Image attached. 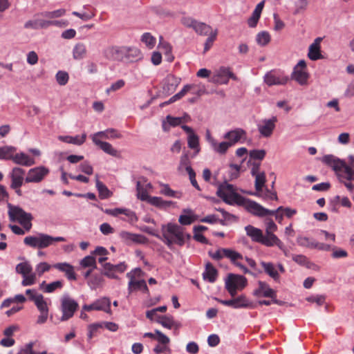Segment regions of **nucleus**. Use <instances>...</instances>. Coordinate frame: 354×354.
I'll use <instances>...</instances> for the list:
<instances>
[{"instance_id": "1", "label": "nucleus", "mask_w": 354, "mask_h": 354, "mask_svg": "<svg viewBox=\"0 0 354 354\" xmlns=\"http://www.w3.org/2000/svg\"><path fill=\"white\" fill-rule=\"evenodd\" d=\"M153 236L162 241L169 249L174 244L183 246L186 239H189V234L184 232L183 227L176 223H168L161 226V234H153Z\"/></svg>"}, {"instance_id": "2", "label": "nucleus", "mask_w": 354, "mask_h": 354, "mask_svg": "<svg viewBox=\"0 0 354 354\" xmlns=\"http://www.w3.org/2000/svg\"><path fill=\"white\" fill-rule=\"evenodd\" d=\"M322 162L330 167L335 172L341 183L350 192L354 190V171L346 164L333 155H326L322 158Z\"/></svg>"}, {"instance_id": "3", "label": "nucleus", "mask_w": 354, "mask_h": 354, "mask_svg": "<svg viewBox=\"0 0 354 354\" xmlns=\"http://www.w3.org/2000/svg\"><path fill=\"white\" fill-rule=\"evenodd\" d=\"M26 294L28 296V299L34 302L39 311L40 314L37 317V323L39 324L45 323L48 317L49 308L44 296L35 289L26 290Z\"/></svg>"}, {"instance_id": "4", "label": "nucleus", "mask_w": 354, "mask_h": 354, "mask_svg": "<svg viewBox=\"0 0 354 354\" xmlns=\"http://www.w3.org/2000/svg\"><path fill=\"white\" fill-rule=\"evenodd\" d=\"M8 216L12 222H18L21 224L26 231H29L32 227L31 221L32 216L30 213L26 212L19 206L8 204Z\"/></svg>"}, {"instance_id": "5", "label": "nucleus", "mask_w": 354, "mask_h": 354, "mask_svg": "<svg viewBox=\"0 0 354 354\" xmlns=\"http://www.w3.org/2000/svg\"><path fill=\"white\" fill-rule=\"evenodd\" d=\"M216 194L224 202L230 205H240L244 202V197L236 192V189L232 185L226 182L218 186Z\"/></svg>"}, {"instance_id": "6", "label": "nucleus", "mask_w": 354, "mask_h": 354, "mask_svg": "<svg viewBox=\"0 0 354 354\" xmlns=\"http://www.w3.org/2000/svg\"><path fill=\"white\" fill-rule=\"evenodd\" d=\"M66 239L62 236L53 237L46 234H39L38 236H29L25 237L24 242L32 248H44L52 245L54 241L63 242Z\"/></svg>"}, {"instance_id": "7", "label": "nucleus", "mask_w": 354, "mask_h": 354, "mask_svg": "<svg viewBox=\"0 0 354 354\" xmlns=\"http://www.w3.org/2000/svg\"><path fill=\"white\" fill-rule=\"evenodd\" d=\"M225 283L226 290L234 297L237 290H243L246 286L247 279L242 275L229 274Z\"/></svg>"}, {"instance_id": "8", "label": "nucleus", "mask_w": 354, "mask_h": 354, "mask_svg": "<svg viewBox=\"0 0 354 354\" xmlns=\"http://www.w3.org/2000/svg\"><path fill=\"white\" fill-rule=\"evenodd\" d=\"M32 268L28 262H22L16 266V272L23 277L21 284L23 286H31L36 282V273L32 272Z\"/></svg>"}, {"instance_id": "9", "label": "nucleus", "mask_w": 354, "mask_h": 354, "mask_svg": "<svg viewBox=\"0 0 354 354\" xmlns=\"http://www.w3.org/2000/svg\"><path fill=\"white\" fill-rule=\"evenodd\" d=\"M78 308V304L68 295H64L62 298L61 308L62 316L61 321H66L71 318Z\"/></svg>"}, {"instance_id": "10", "label": "nucleus", "mask_w": 354, "mask_h": 354, "mask_svg": "<svg viewBox=\"0 0 354 354\" xmlns=\"http://www.w3.org/2000/svg\"><path fill=\"white\" fill-rule=\"evenodd\" d=\"M291 78L301 86L308 84L309 74L307 72L306 64L304 60H299L297 64L294 67Z\"/></svg>"}, {"instance_id": "11", "label": "nucleus", "mask_w": 354, "mask_h": 354, "mask_svg": "<svg viewBox=\"0 0 354 354\" xmlns=\"http://www.w3.org/2000/svg\"><path fill=\"white\" fill-rule=\"evenodd\" d=\"M255 177V189L257 191V196L268 198L270 200H277V193L275 192H270L267 188L265 192L263 190V187L266 183V174L261 172V174L254 176Z\"/></svg>"}, {"instance_id": "12", "label": "nucleus", "mask_w": 354, "mask_h": 354, "mask_svg": "<svg viewBox=\"0 0 354 354\" xmlns=\"http://www.w3.org/2000/svg\"><path fill=\"white\" fill-rule=\"evenodd\" d=\"M277 122V118L276 116L259 121L257 126L260 136L266 138L271 137L276 127Z\"/></svg>"}, {"instance_id": "13", "label": "nucleus", "mask_w": 354, "mask_h": 354, "mask_svg": "<svg viewBox=\"0 0 354 354\" xmlns=\"http://www.w3.org/2000/svg\"><path fill=\"white\" fill-rule=\"evenodd\" d=\"M230 78L236 80V77L230 71V68L223 66L214 73L210 82L216 84H227Z\"/></svg>"}, {"instance_id": "14", "label": "nucleus", "mask_w": 354, "mask_h": 354, "mask_svg": "<svg viewBox=\"0 0 354 354\" xmlns=\"http://www.w3.org/2000/svg\"><path fill=\"white\" fill-rule=\"evenodd\" d=\"M241 205H244L245 209L249 212L259 217L268 216V214L274 213V212H270V209L263 207L262 205L257 203V202L250 199H246L245 198L244 202Z\"/></svg>"}, {"instance_id": "15", "label": "nucleus", "mask_w": 354, "mask_h": 354, "mask_svg": "<svg viewBox=\"0 0 354 354\" xmlns=\"http://www.w3.org/2000/svg\"><path fill=\"white\" fill-rule=\"evenodd\" d=\"M288 81V77L287 76L274 71L268 72L264 76V82L269 86L285 85Z\"/></svg>"}, {"instance_id": "16", "label": "nucleus", "mask_w": 354, "mask_h": 354, "mask_svg": "<svg viewBox=\"0 0 354 354\" xmlns=\"http://www.w3.org/2000/svg\"><path fill=\"white\" fill-rule=\"evenodd\" d=\"M118 235L122 241L127 245H131L133 243L142 244L147 242L146 237L142 234H134L122 230L119 232Z\"/></svg>"}, {"instance_id": "17", "label": "nucleus", "mask_w": 354, "mask_h": 354, "mask_svg": "<svg viewBox=\"0 0 354 354\" xmlns=\"http://www.w3.org/2000/svg\"><path fill=\"white\" fill-rule=\"evenodd\" d=\"M48 173V169L44 167H37L30 169L25 178L26 183H39Z\"/></svg>"}, {"instance_id": "18", "label": "nucleus", "mask_w": 354, "mask_h": 354, "mask_svg": "<svg viewBox=\"0 0 354 354\" xmlns=\"http://www.w3.org/2000/svg\"><path fill=\"white\" fill-rule=\"evenodd\" d=\"M83 310L90 311L93 310H102L107 313H111V302L106 297L102 298L93 302L90 305H84Z\"/></svg>"}, {"instance_id": "19", "label": "nucleus", "mask_w": 354, "mask_h": 354, "mask_svg": "<svg viewBox=\"0 0 354 354\" xmlns=\"http://www.w3.org/2000/svg\"><path fill=\"white\" fill-rule=\"evenodd\" d=\"M218 301L225 306H230L234 308H247L250 305L249 300L243 295L231 299H218Z\"/></svg>"}, {"instance_id": "20", "label": "nucleus", "mask_w": 354, "mask_h": 354, "mask_svg": "<svg viewBox=\"0 0 354 354\" xmlns=\"http://www.w3.org/2000/svg\"><path fill=\"white\" fill-rule=\"evenodd\" d=\"M125 52L124 46H110L104 50V55L109 59L120 61L124 58Z\"/></svg>"}, {"instance_id": "21", "label": "nucleus", "mask_w": 354, "mask_h": 354, "mask_svg": "<svg viewBox=\"0 0 354 354\" xmlns=\"http://www.w3.org/2000/svg\"><path fill=\"white\" fill-rule=\"evenodd\" d=\"M26 171L21 167H14L10 173L11 179L10 188H17L21 187L25 180L24 176Z\"/></svg>"}, {"instance_id": "22", "label": "nucleus", "mask_w": 354, "mask_h": 354, "mask_svg": "<svg viewBox=\"0 0 354 354\" xmlns=\"http://www.w3.org/2000/svg\"><path fill=\"white\" fill-rule=\"evenodd\" d=\"M223 138L227 140L231 146H233L240 142L241 139L244 140L246 139V131L241 128H236L227 131L224 134Z\"/></svg>"}, {"instance_id": "23", "label": "nucleus", "mask_w": 354, "mask_h": 354, "mask_svg": "<svg viewBox=\"0 0 354 354\" xmlns=\"http://www.w3.org/2000/svg\"><path fill=\"white\" fill-rule=\"evenodd\" d=\"M258 288L254 290L253 294L254 296L265 297H277L275 290L272 289L267 283L259 281L258 282Z\"/></svg>"}, {"instance_id": "24", "label": "nucleus", "mask_w": 354, "mask_h": 354, "mask_svg": "<svg viewBox=\"0 0 354 354\" xmlns=\"http://www.w3.org/2000/svg\"><path fill=\"white\" fill-rule=\"evenodd\" d=\"M104 213L113 216H118L120 214H124L128 218L129 221L133 222L138 220V218L134 212L127 208H114L106 209Z\"/></svg>"}, {"instance_id": "25", "label": "nucleus", "mask_w": 354, "mask_h": 354, "mask_svg": "<svg viewBox=\"0 0 354 354\" xmlns=\"http://www.w3.org/2000/svg\"><path fill=\"white\" fill-rule=\"evenodd\" d=\"M260 243L267 247L277 245L280 250H285L283 243L274 233H266L265 236L263 234Z\"/></svg>"}, {"instance_id": "26", "label": "nucleus", "mask_w": 354, "mask_h": 354, "mask_svg": "<svg viewBox=\"0 0 354 354\" xmlns=\"http://www.w3.org/2000/svg\"><path fill=\"white\" fill-rule=\"evenodd\" d=\"M122 134L120 133L115 129H107L105 131H98L91 136L92 141L94 142V140H100V138L104 139H117L121 138Z\"/></svg>"}, {"instance_id": "27", "label": "nucleus", "mask_w": 354, "mask_h": 354, "mask_svg": "<svg viewBox=\"0 0 354 354\" xmlns=\"http://www.w3.org/2000/svg\"><path fill=\"white\" fill-rule=\"evenodd\" d=\"M180 79L173 75H168L164 80L163 90L167 94L174 93L179 85Z\"/></svg>"}, {"instance_id": "28", "label": "nucleus", "mask_w": 354, "mask_h": 354, "mask_svg": "<svg viewBox=\"0 0 354 354\" xmlns=\"http://www.w3.org/2000/svg\"><path fill=\"white\" fill-rule=\"evenodd\" d=\"M127 277L130 279L128 287L129 293H131L133 290H141L144 292H148V287L145 280L142 279L139 281H135L134 276L131 272H128L127 274Z\"/></svg>"}, {"instance_id": "29", "label": "nucleus", "mask_w": 354, "mask_h": 354, "mask_svg": "<svg viewBox=\"0 0 354 354\" xmlns=\"http://www.w3.org/2000/svg\"><path fill=\"white\" fill-rule=\"evenodd\" d=\"M11 160L15 164L26 167H30L35 164L34 159L23 152L16 154L12 153Z\"/></svg>"}, {"instance_id": "30", "label": "nucleus", "mask_w": 354, "mask_h": 354, "mask_svg": "<svg viewBox=\"0 0 354 354\" xmlns=\"http://www.w3.org/2000/svg\"><path fill=\"white\" fill-rule=\"evenodd\" d=\"M209 256L215 260H220L223 257H226L229 259H234L236 257H239L238 254L234 253V250L228 248L218 249L215 252H209Z\"/></svg>"}, {"instance_id": "31", "label": "nucleus", "mask_w": 354, "mask_h": 354, "mask_svg": "<svg viewBox=\"0 0 354 354\" xmlns=\"http://www.w3.org/2000/svg\"><path fill=\"white\" fill-rule=\"evenodd\" d=\"M93 143L98 146L104 153L113 157H120V152L113 148L109 142L101 141L100 140H94Z\"/></svg>"}, {"instance_id": "32", "label": "nucleus", "mask_w": 354, "mask_h": 354, "mask_svg": "<svg viewBox=\"0 0 354 354\" xmlns=\"http://www.w3.org/2000/svg\"><path fill=\"white\" fill-rule=\"evenodd\" d=\"M322 38L317 37L314 42L310 45L308 56L310 59L315 61L322 58L320 53V41Z\"/></svg>"}, {"instance_id": "33", "label": "nucleus", "mask_w": 354, "mask_h": 354, "mask_svg": "<svg viewBox=\"0 0 354 354\" xmlns=\"http://www.w3.org/2000/svg\"><path fill=\"white\" fill-rule=\"evenodd\" d=\"M53 267L59 271L65 273L66 277L69 280H75L76 275L74 272L73 266L67 263H58L53 265Z\"/></svg>"}, {"instance_id": "34", "label": "nucleus", "mask_w": 354, "mask_h": 354, "mask_svg": "<svg viewBox=\"0 0 354 354\" xmlns=\"http://www.w3.org/2000/svg\"><path fill=\"white\" fill-rule=\"evenodd\" d=\"M245 230L248 236L254 242L261 243L263 232L262 231L252 225H248L245 227Z\"/></svg>"}, {"instance_id": "35", "label": "nucleus", "mask_w": 354, "mask_h": 354, "mask_svg": "<svg viewBox=\"0 0 354 354\" xmlns=\"http://www.w3.org/2000/svg\"><path fill=\"white\" fill-rule=\"evenodd\" d=\"M124 57L129 62H136L142 58L141 51L136 47H126Z\"/></svg>"}, {"instance_id": "36", "label": "nucleus", "mask_w": 354, "mask_h": 354, "mask_svg": "<svg viewBox=\"0 0 354 354\" xmlns=\"http://www.w3.org/2000/svg\"><path fill=\"white\" fill-rule=\"evenodd\" d=\"M203 277L205 280H207L210 283H213L216 281L217 270L211 263H206L205 270L203 273Z\"/></svg>"}, {"instance_id": "37", "label": "nucleus", "mask_w": 354, "mask_h": 354, "mask_svg": "<svg viewBox=\"0 0 354 354\" xmlns=\"http://www.w3.org/2000/svg\"><path fill=\"white\" fill-rule=\"evenodd\" d=\"M87 54L86 46L83 43H77L73 49V57L74 59L80 60L84 59Z\"/></svg>"}, {"instance_id": "38", "label": "nucleus", "mask_w": 354, "mask_h": 354, "mask_svg": "<svg viewBox=\"0 0 354 354\" xmlns=\"http://www.w3.org/2000/svg\"><path fill=\"white\" fill-rule=\"evenodd\" d=\"M96 188L99 193V197L101 199H106L112 196V192L108 189V187L98 179V176L96 175Z\"/></svg>"}, {"instance_id": "39", "label": "nucleus", "mask_w": 354, "mask_h": 354, "mask_svg": "<svg viewBox=\"0 0 354 354\" xmlns=\"http://www.w3.org/2000/svg\"><path fill=\"white\" fill-rule=\"evenodd\" d=\"M158 48L165 54L168 62H171L174 60V56L171 55V46L168 42L163 40L162 37H160Z\"/></svg>"}, {"instance_id": "40", "label": "nucleus", "mask_w": 354, "mask_h": 354, "mask_svg": "<svg viewBox=\"0 0 354 354\" xmlns=\"http://www.w3.org/2000/svg\"><path fill=\"white\" fill-rule=\"evenodd\" d=\"M156 322L168 329H171L174 326H178L171 315L157 316Z\"/></svg>"}, {"instance_id": "41", "label": "nucleus", "mask_w": 354, "mask_h": 354, "mask_svg": "<svg viewBox=\"0 0 354 354\" xmlns=\"http://www.w3.org/2000/svg\"><path fill=\"white\" fill-rule=\"evenodd\" d=\"M147 203L159 208H167L173 203L171 201H164L162 198L157 196H150Z\"/></svg>"}, {"instance_id": "42", "label": "nucleus", "mask_w": 354, "mask_h": 354, "mask_svg": "<svg viewBox=\"0 0 354 354\" xmlns=\"http://www.w3.org/2000/svg\"><path fill=\"white\" fill-rule=\"evenodd\" d=\"M195 87H196V85H194V84L185 85L180 92H178V93H176V95L172 96L167 102H165L164 103V104H169L176 102V100H180L183 96H185L187 92H189L190 90L194 88Z\"/></svg>"}, {"instance_id": "43", "label": "nucleus", "mask_w": 354, "mask_h": 354, "mask_svg": "<svg viewBox=\"0 0 354 354\" xmlns=\"http://www.w3.org/2000/svg\"><path fill=\"white\" fill-rule=\"evenodd\" d=\"M261 265L264 269V271L272 279L277 280L279 278L278 272L276 270L274 266L270 262H261Z\"/></svg>"}, {"instance_id": "44", "label": "nucleus", "mask_w": 354, "mask_h": 354, "mask_svg": "<svg viewBox=\"0 0 354 354\" xmlns=\"http://www.w3.org/2000/svg\"><path fill=\"white\" fill-rule=\"evenodd\" d=\"M194 30L195 32L201 35H207L211 32H214L212 30V27L205 23L197 21Z\"/></svg>"}, {"instance_id": "45", "label": "nucleus", "mask_w": 354, "mask_h": 354, "mask_svg": "<svg viewBox=\"0 0 354 354\" xmlns=\"http://www.w3.org/2000/svg\"><path fill=\"white\" fill-rule=\"evenodd\" d=\"M104 279L101 275L93 274L88 281V284L92 290H95L103 286Z\"/></svg>"}, {"instance_id": "46", "label": "nucleus", "mask_w": 354, "mask_h": 354, "mask_svg": "<svg viewBox=\"0 0 354 354\" xmlns=\"http://www.w3.org/2000/svg\"><path fill=\"white\" fill-rule=\"evenodd\" d=\"M231 147L232 146L227 141H223L218 143L216 140L211 147L216 153L223 155L225 154Z\"/></svg>"}, {"instance_id": "47", "label": "nucleus", "mask_w": 354, "mask_h": 354, "mask_svg": "<svg viewBox=\"0 0 354 354\" xmlns=\"http://www.w3.org/2000/svg\"><path fill=\"white\" fill-rule=\"evenodd\" d=\"M17 149L12 146L0 147V159L11 160L12 154L15 153Z\"/></svg>"}, {"instance_id": "48", "label": "nucleus", "mask_w": 354, "mask_h": 354, "mask_svg": "<svg viewBox=\"0 0 354 354\" xmlns=\"http://www.w3.org/2000/svg\"><path fill=\"white\" fill-rule=\"evenodd\" d=\"M187 145L190 149L195 150L194 155L199 153L201 150L199 147V138L196 134H192L191 136H188Z\"/></svg>"}, {"instance_id": "49", "label": "nucleus", "mask_w": 354, "mask_h": 354, "mask_svg": "<svg viewBox=\"0 0 354 354\" xmlns=\"http://www.w3.org/2000/svg\"><path fill=\"white\" fill-rule=\"evenodd\" d=\"M184 169L187 171V173L194 171L191 167L189 156L187 153H184L181 156L178 166V170H183Z\"/></svg>"}, {"instance_id": "50", "label": "nucleus", "mask_w": 354, "mask_h": 354, "mask_svg": "<svg viewBox=\"0 0 354 354\" xmlns=\"http://www.w3.org/2000/svg\"><path fill=\"white\" fill-rule=\"evenodd\" d=\"M66 14V10L61 8L53 11H45L40 14L41 16L49 19L58 18Z\"/></svg>"}, {"instance_id": "51", "label": "nucleus", "mask_w": 354, "mask_h": 354, "mask_svg": "<svg viewBox=\"0 0 354 354\" xmlns=\"http://www.w3.org/2000/svg\"><path fill=\"white\" fill-rule=\"evenodd\" d=\"M141 41L149 49L153 48L156 44V38L149 32H145L142 35Z\"/></svg>"}, {"instance_id": "52", "label": "nucleus", "mask_w": 354, "mask_h": 354, "mask_svg": "<svg viewBox=\"0 0 354 354\" xmlns=\"http://www.w3.org/2000/svg\"><path fill=\"white\" fill-rule=\"evenodd\" d=\"M308 0H295L294 3L295 9L293 14L296 15L304 12L308 7Z\"/></svg>"}, {"instance_id": "53", "label": "nucleus", "mask_w": 354, "mask_h": 354, "mask_svg": "<svg viewBox=\"0 0 354 354\" xmlns=\"http://www.w3.org/2000/svg\"><path fill=\"white\" fill-rule=\"evenodd\" d=\"M256 41L259 45L266 46L270 41V35L267 31L260 32L257 35Z\"/></svg>"}, {"instance_id": "54", "label": "nucleus", "mask_w": 354, "mask_h": 354, "mask_svg": "<svg viewBox=\"0 0 354 354\" xmlns=\"http://www.w3.org/2000/svg\"><path fill=\"white\" fill-rule=\"evenodd\" d=\"M234 253L238 254L239 257H236L234 259H230L231 262L236 266V267L239 268L244 274H252V272H250L244 265H243L241 263L239 262V260H242L243 259V257L241 254L234 250Z\"/></svg>"}, {"instance_id": "55", "label": "nucleus", "mask_w": 354, "mask_h": 354, "mask_svg": "<svg viewBox=\"0 0 354 354\" xmlns=\"http://www.w3.org/2000/svg\"><path fill=\"white\" fill-rule=\"evenodd\" d=\"M234 253L238 254L239 257H236L234 259H230L231 262L236 266V267L239 268L244 274H252V272H250L244 265H243L241 263L239 262V260H242L243 259V257L241 254L234 250Z\"/></svg>"}, {"instance_id": "56", "label": "nucleus", "mask_w": 354, "mask_h": 354, "mask_svg": "<svg viewBox=\"0 0 354 354\" xmlns=\"http://www.w3.org/2000/svg\"><path fill=\"white\" fill-rule=\"evenodd\" d=\"M160 194L169 197H174L179 198L181 196V194L172 190L167 184H161Z\"/></svg>"}, {"instance_id": "57", "label": "nucleus", "mask_w": 354, "mask_h": 354, "mask_svg": "<svg viewBox=\"0 0 354 354\" xmlns=\"http://www.w3.org/2000/svg\"><path fill=\"white\" fill-rule=\"evenodd\" d=\"M137 197L142 201H148L150 196H149L147 191L142 185L140 182L138 181L136 184Z\"/></svg>"}, {"instance_id": "58", "label": "nucleus", "mask_w": 354, "mask_h": 354, "mask_svg": "<svg viewBox=\"0 0 354 354\" xmlns=\"http://www.w3.org/2000/svg\"><path fill=\"white\" fill-rule=\"evenodd\" d=\"M104 270L102 274L110 279H118L115 272L113 270V264L110 263H105L102 265Z\"/></svg>"}, {"instance_id": "59", "label": "nucleus", "mask_w": 354, "mask_h": 354, "mask_svg": "<svg viewBox=\"0 0 354 354\" xmlns=\"http://www.w3.org/2000/svg\"><path fill=\"white\" fill-rule=\"evenodd\" d=\"M297 243L303 247L314 249L315 241L306 236H299L297 238Z\"/></svg>"}, {"instance_id": "60", "label": "nucleus", "mask_w": 354, "mask_h": 354, "mask_svg": "<svg viewBox=\"0 0 354 354\" xmlns=\"http://www.w3.org/2000/svg\"><path fill=\"white\" fill-rule=\"evenodd\" d=\"M63 286L62 281H55L45 286L44 291L47 293H51L57 289H60Z\"/></svg>"}, {"instance_id": "61", "label": "nucleus", "mask_w": 354, "mask_h": 354, "mask_svg": "<svg viewBox=\"0 0 354 354\" xmlns=\"http://www.w3.org/2000/svg\"><path fill=\"white\" fill-rule=\"evenodd\" d=\"M55 77L57 83L61 86L66 85L69 79L68 74L63 71H59L57 73Z\"/></svg>"}, {"instance_id": "62", "label": "nucleus", "mask_w": 354, "mask_h": 354, "mask_svg": "<svg viewBox=\"0 0 354 354\" xmlns=\"http://www.w3.org/2000/svg\"><path fill=\"white\" fill-rule=\"evenodd\" d=\"M80 264L84 268L92 267L93 269L96 268L95 259L92 256H86L82 259Z\"/></svg>"}, {"instance_id": "63", "label": "nucleus", "mask_w": 354, "mask_h": 354, "mask_svg": "<svg viewBox=\"0 0 354 354\" xmlns=\"http://www.w3.org/2000/svg\"><path fill=\"white\" fill-rule=\"evenodd\" d=\"M241 166L236 164L230 165L229 176L230 180H234L239 176Z\"/></svg>"}, {"instance_id": "64", "label": "nucleus", "mask_w": 354, "mask_h": 354, "mask_svg": "<svg viewBox=\"0 0 354 354\" xmlns=\"http://www.w3.org/2000/svg\"><path fill=\"white\" fill-rule=\"evenodd\" d=\"M266 154V151L264 149H254L250 151V156L251 158L254 160H263Z\"/></svg>"}]
</instances>
